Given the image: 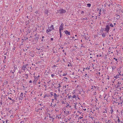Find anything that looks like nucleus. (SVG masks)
Instances as JSON below:
<instances>
[{
    "mask_svg": "<svg viewBox=\"0 0 123 123\" xmlns=\"http://www.w3.org/2000/svg\"><path fill=\"white\" fill-rule=\"evenodd\" d=\"M23 41H24V39H22L21 40V42H23Z\"/></svg>",
    "mask_w": 123,
    "mask_h": 123,
    "instance_id": "obj_40",
    "label": "nucleus"
},
{
    "mask_svg": "<svg viewBox=\"0 0 123 123\" xmlns=\"http://www.w3.org/2000/svg\"><path fill=\"white\" fill-rule=\"evenodd\" d=\"M64 78H65V79H67V78H66V77H65Z\"/></svg>",
    "mask_w": 123,
    "mask_h": 123,
    "instance_id": "obj_61",
    "label": "nucleus"
},
{
    "mask_svg": "<svg viewBox=\"0 0 123 123\" xmlns=\"http://www.w3.org/2000/svg\"><path fill=\"white\" fill-rule=\"evenodd\" d=\"M90 67H89V68H87V67L85 69H88V70H89L90 69Z\"/></svg>",
    "mask_w": 123,
    "mask_h": 123,
    "instance_id": "obj_35",
    "label": "nucleus"
},
{
    "mask_svg": "<svg viewBox=\"0 0 123 123\" xmlns=\"http://www.w3.org/2000/svg\"><path fill=\"white\" fill-rule=\"evenodd\" d=\"M3 123H5V121H3Z\"/></svg>",
    "mask_w": 123,
    "mask_h": 123,
    "instance_id": "obj_64",
    "label": "nucleus"
},
{
    "mask_svg": "<svg viewBox=\"0 0 123 123\" xmlns=\"http://www.w3.org/2000/svg\"><path fill=\"white\" fill-rule=\"evenodd\" d=\"M87 6L88 7H90L91 6V4L90 3L87 4Z\"/></svg>",
    "mask_w": 123,
    "mask_h": 123,
    "instance_id": "obj_16",
    "label": "nucleus"
},
{
    "mask_svg": "<svg viewBox=\"0 0 123 123\" xmlns=\"http://www.w3.org/2000/svg\"><path fill=\"white\" fill-rule=\"evenodd\" d=\"M58 85H59V86H58V87H60L61 86L60 85V84H59Z\"/></svg>",
    "mask_w": 123,
    "mask_h": 123,
    "instance_id": "obj_37",
    "label": "nucleus"
},
{
    "mask_svg": "<svg viewBox=\"0 0 123 123\" xmlns=\"http://www.w3.org/2000/svg\"><path fill=\"white\" fill-rule=\"evenodd\" d=\"M20 98H19L20 99L22 100L23 97V93L21 92L20 95Z\"/></svg>",
    "mask_w": 123,
    "mask_h": 123,
    "instance_id": "obj_7",
    "label": "nucleus"
},
{
    "mask_svg": "<svg viewBox=\"0 0 123 123\" xmlns=\"http://www.w3.org/2000/svg\"><path fill=\"white\" fill-rule=\"evenodd\" d=\"M92 88H91V89H92H92H93V88H92L93 86H92Z\"/></svg>",
    "mask_w": 123,
    "mask_h": 123,
    "instance_id": "obj_56",
    "label": "nucleus"
},
{
    "mask_svg": "<svg viewBox=\"0 0 123 123\" xmlns=\"http://www.w3.org/2000/svg\"><path fill=\"white\" fill-rule=\"evenodd\" d=\"M66 11L63 9H61L58 11V12L60 14H62L65 13L66 12Z\"/></svg>",
    "mask_w": 123,
    "mask_h": 123,
    "instance_id": "obj_3",
    "label": "nucleus"
},
{
    "mask_svg": "<svg viewBox=\"0 0 123 123\" xmlns=\"http://www.w3.org/2000/svg\"><path fill=\"white\" fill-rule=\"evenodd\" d=\"M110 24L109 25L111 27H114V25H113L112 23L110 24Z\"/></svg>",
    "mask_w": 123,
    "mask_h": 123,
    "instance_id": "obj_15",
    "label": "nucleus"
},
{
    "mask_svg": "<svg viewBox=\"0 0 123 123\" xmlns=\"http://www.w3.org/2000/svg\"><path fill=\"white\" fill-rule=\"evenodd\" d=\"M106 35V33H103L102 35V37H105Z\"/></svg>",
    "mask_w": 123,
    "mask_h": 123,
    "instance_id": "obj_10",
    "label": "nucleus"
},
{
    "mask_svg": "<svg viewBox=\"0 0 123 123\" xmlns=\"http://www.w3.org/2000/svg\"><path fill=\"white\" fill-rule=\"evenodd\" d=\"M54 29V28L53 26V25H52L51 27H48V28L47 29V30L46 32H47V33H48L50 31H51L52 30Z\"/></svg>",
    "mask_w": 123,
    "mask_h": 123,
    "instance_id": "obj_1",
    "label": "nucleus"
},
{
    "mask_svg": "<svg viewBox=\"0 0 123 123\" xmlns=\"http://www.w3.org/2000/svg\"><path fill=\"white\" fill-rule=\"evenodd\" d=\"M60 32V37H62V34H61V31H60V32Z\"/></svg>",
    "mask_w": 123,
    "mask_h": 123,
    "instance_id": "obj_21",
    "label": "nucleus"
},
{
    "mask_svg": "<svg viewBox=\"0 0 123 123\" xmlns=\"http://www.w3.org/2000/svg\"><path fill=\"white\" fill-rule=\"evenodd\" d=\"M111 122V121H110L109 120L107 122H106V123H110Z\"/></svg>",
    "mask_w": 123,
    "mask_h": 123,
    "instance_id": "obj_26",
    "label": "nucleus"
},
{
    "mask_svg": "<svg viewBox=\"0 0 123 123\" xmlns=\"http://www.w3.org/2000/svg\"><path fill=\"white\" fill-rule=\"evenodd\" d=\"M118 77V75H117L116 76L114 77L116 79H117L118 78H119Z\"/></svg>",
    "mask_w": 123,
    "mask_h": 123,
    "instance_id": "obj_20",
    "label": "nucleus"
},
{
    "mask_svg": "<svg viewBox=\"0 0 123 123\" xmlns=\"http://www.w3.org/2000/svg\"><path fill=\"white\" fill-rule=\"evenodd\" d=\"M25 75H26V76H27V77H28V75L27 74H26Z\"/></svg>",
    "mask_w": 123,
    "mask_h": 123,
    "instance_id": "obj_39",
    "label": "nucleus"
},
{
    "mask_svg": "<svg viewBox=\"0 0 123 123\" xmlns=\"http://www.w3.org/2000/svg\"><path fill=\"white\" fill-rule=\"evenodd\" d=\"M28 65H26L25 66V68H26V69H27V67H28V68H29V67H27V66Z\"/></svg>",
    "mask_w": 123,
    "mask_h": 123,
    "instance_id": "obj_24",
    "label": "nucleus"
},
{
    "mask_svg": "<svg viewBox=\"0 0 123 123\" xmlns=\"http://www.w3.org/2000/svg\"><path fill=\"white\" fill-rule=\"evenodd\" d=\"M84 13V12L83 11H82L80 13L81 14H82V13Z\"/></svg>",
    "mask_w": 123,
    "mask_h": 123,
    "instance_id": "obj_31",
    "label": "nucleus"
},
{
    "mask_svg": "<svg viewBox=\"0 0 123 123\" xmlns=\"http://www.w3.org/2000/svg\"><path fill=\"white\" fill-rule=\"evenodd\" d=\"M119 99H120V102H123V99L121 98V97H120V98H119Z\"/></svg>",
    "mask_w": 123,
    "mask_h": 123,
    "instance_id": "obj_17",
    "label": "nucleus"
},
{
    "mask_svg": "<svg viewBox=\"0 0 123 123\" xmlns=\"http://www.w3.org/2000/svg\"><path fill=\"white\" fill-rule=\"evenodd\" d=\"M113 31H115V29H114L113 30Z\"/></svg>",
    "mask_w": 123,
    "mask_h": 123,
    "instance_id": "obj_57",
    "label": "nucleus"
},
{
    "mask_svg": "<svg viewBox=\"0 0 123 123\" xmlns=\"http://www.w3.org/2000/svg\"><path fill=\"white\" fill-rule=\"evenodd\" d=\"M110 29V27L109 25H107L105 28V31L108 33Z\"/></svg>",
    "mask_w": 123,
    "mask_h": 123,
    "instance_id": "obj_2",
    "label": "nucleus"
},
{
    "mask_svg": "<svg viewBox=\"0 0 123 123\" xmlns=\"http://www.w3.org/2000/svg\"><path fill=\"white\" fill-rule=\"evenodd\" d=\"M49 12L47 10H45L44 13L45 14H48V13Z\"/></svg>",
    "mask_w": 123,
    "mask_h": 123,
    "instance_id": "obj_13",
    "label": "nucleus"
},
{
    "mask_svg": "<svg viewBox=\"0 0 123 123\" xmlns=\"http://www.w3.org/2000/svg\"><path fill=\"white\" fill-rule=\"evenodd\" d=\"M116 23H114L113 24V25H114V27L115 26V25H116Z\"/></svg>",
    "mask_w": 123,
    "mask_h": 123,
    "instance_id": "obj_44",
    "label": "nucleus"
},
{
    "mask_svg": "<svg viewBox=\"0 0 123 123\" xmlns=\"http://www.w3.org/2000/svg\"><path fill=\"white\" fill-rule=\"evenodd\" d=\"M68 106H69V107L70 108L71 107V106H69V104H68L66 106V107H67Z\"/></svg>",
    "mask_w": 123,
    "mask_h": 123,
    "instance_id": "obj_33",
    "label": "nucleus"
},
{
    "mask_svg": "<svg viewBox=\"0 0 123 123\" xmlns=\"http://www.w3.org/2000/svg\"><path fill=\"white\" fill-rule=\"evenodd\" d=\"M44 38V36H43L42 37V38Z\"/></svg>",
    "mask_w": 123,
    "mask_h": 123,
    "instance_id": "obj_52",
    "label": "nucleus"
},
{
    "mask_svg": "<svg viewBox=\"0 0 123 123\" xmlns=\"http://www.w3.org/2000/svg\"><path fill=\"white\" fill-rule=\"evenodd\" d=\"M83 47V45L82 44H81V47Z\"/></svg>",
    "mask_w": 123,
    "mask_h": 123,
    "instance_id": "obj_45",
    "label": "nucleus"
},
{
    "mask_svg": "<svg viewBox=\"0 0 123 123\" xmlns=\"http://www.w3.org/2000/svg\"><path fill=\"white\" fill-rule=\"evenodd\" d=\"M65 33L67 35H70V32L68 31H65Z\"/></svg>",
    "mask_w": 123,
    "mask_h": 123,
    "instance_id": "obj_14",
    "label": "nucleus"
},
{
    "mask_svg": "<svg viewBox=\"0 0 123 123\" xmlns=\"http://www.w3.org/2000/svg\"><path fill=\"white\" fill-rule=\"evenodd\" d=\"M49 117L50 118H52V120H53L54 119V118L52 117H51L50 116H49Z\"/></svg>",
    "mask_w": 123,
    "mask_h": 123,
    "instance_id": "obj_27",
    "label": "nucleus"
},
{
    "mask_svg": "<svg viewBox=\"0 0 123 123\" xmlns=\"http://www.w3.org/2000/svg\"><path fill=\"white\" fill-rule=\"evenodd\" d=\"M115 68L116 67L114 66H113L112 67L113 70V69H115Z\"/></svg>",
    "mask_w": 123,
    "mask_h": 123,
    "instance_id": "obj_30",
    "label": "nucleus"
},
{
    "mask_svg": "<svg viewBox=\"0 0 123 123\" xmlns=\"http://www.w3.org/2000/svg\"><path fill=\"white\" fill-rule=\"evenodd\" d=\"M87 75V74H85V75H86H86Z\"/></svg>",
    "mask_w": 123,
    "mask_h": 123,
    "instance_id": "obj_63",
    "label": "nucleus"
},
{
    "mask_svg": "<svg viewBox=\"0 0 123 123\" xmlns=\"http://www.w3.org/2000/svg\"><path fill=\"white\" fill-rule=\"evenodd\" d=\"M55 74H51V76L52 77H53L54 76H55Z\"/></svg>",
    "mask_w": 123,
    "mask_h": 123,
    "instance_id": "obj_28",
    "label": "nucleus"
},
{
    "mask_svg": "<svg viewBox=\"0 0 123 123\" xmlns=\"http://www.w3.org/2000/svg\"><path fill=\"white\" fill-rule=\"evenodd\" d=\"M53 38H51V40L52 41L53 40Z\"/></svg>",
    "mask_w": 123,
    "mask_h": 123,
    "instance_id": "obj_38",
    "label": "nucleus"
},
{
    "mask_svg": "<svg viewBox=\"0 0 123 123\" xmlns=\"http://www.w3.org/2000/svg\"><path fill=\"white\" fill-rule=\"evenodd\" d=\"M116 17H117V19H119L120 18V15H119L117 14H116Z\"/></svg>",
    "mask_w": 123,
    "mask_h": 123,
    "instance_id": "obj_11",
    "label": "nucleus"
},
{
    "mask_svg": "<svg viewBox=\"0 0 123 123\" xmlns=\"http://www.w3.org/2000/svg\"><path fill=\"white\" fill-rule=\"evenodd\" d=\"M120 102V104H122L123 102Z\"/></svg>",
    "mask_w": 123,
    "mask_h": 123,
    "instance_id": "obj_46",
    "label": "nucleus"
},
{
    "mask_svg": "<svg viewBox=\"0 0 123 123\" xmlns=\"http://www.w3.org/2000/svg\"><path fill=\"white\" fill-rule=\"evenodd\" d=\"M59 95H57L55 93H54V97L55 99L56 100L57 99V98L58 97Z\"/></svg>",
    "mask_w": 123,
    "mask_h": 123,
    "instance_id": "obj_6",
    "label": "nucleus"
},
{
    "mask_svg": "<svg viewBox=\"0 0 123 123\" xmlns=\"http://www.w3.org/2000/svg\"><path fill=\"white\" fill-rule=\"evenodd\" d=\"M83 19H86V20L87 19L86 17H85L83 18Z\"/></svg>",
    "mask_w": 123,
    "mask_h": 123,
    "instance_id": "obj_32",
    "label": "nucleus"
},
{
    "mask_svg": "<svg viewBox=\"0 0 123 123\" xmlns=\"http://www.w3.org/2000/svg\"><path fill=\"white\" fill-rule=\"evenodd\" d=\"M110 111L111 112V113L112 114L113 112V109L111 107V110H110Z\"/></svg>",
    "mask_w": 123,
    "mask_h": 123,
    "instance_id": "obj_9",
    "label": "nucleus"
},
{
    "mask_svg": "<svg viewBox=\"0 0 123 123\" xmlns=\"http://www.w3.org/2000/svg\"><path fill=\"white\" fill-rule=\"evenodd\" d=\"M29 82H30V83H31V82H32V81H31V80H30L29 81Z\"/></svg>",
    "mask_w": 123,
    "mask_h": 123,
    "instance_id": "obj_47",
    "label": "nucleus"
},
{
    "mask_svg": "<svg viewBox=\"0 0 123 123\" xmlns=\"http://www.w3.org/2000/svg\"><path fill=\"white\" fill-rule=\"evenodd\" d=\"M118 84H119V82H118Z\"/></svg>",
    "mask_w": 123,
    "mask_h": 123,
    "instance_id": "obj_59",
    "label": "nucleus"
},
{
    "mask_svg": "<svg viewBox=\"0 0 123 123\" xmlns=\"http://www.w3.org/2000/svg\"><path fill=\"white\" fill-rule=\"evenodd\" d=\"M78 90L80 92H81L83 90V89H82L81 88L80 89H79V90Z\"/></svg>",
    "mask_w": 123,
    "mask_h": 123,
    "instance_id": "obj_23",
    "label": "nucleus"
},
{
    "mask_svg": "<svg viewBox=\"0 0 123 123\" xmlns=\"http://www.w3.org/2000/svg\"><path fill=\"white\" fill-rule=\"evenodd\" d=\"M8 98L10 100H12V101H13L14 100H12V99L11 98H10L9 97H8Z\"/></svg>",
    "mask_w": 123,
    "mask_h": 123,
    "instance_id": "obj_29",
    "label": "nucleus"
},
{
    "mask_svg": "<svg viewBox=\"0 0 123 123\" xmlns=\"http://www.w3.org/2000/svg\"><path fill=\"white\" fill-rule=\"evenodd\" d=\"M119 117L118 116H117V118H118V119H117V121L118 123H119L120 122V120L119 119Z\"/></svg>",
    "mask_w": 123,
    "mask_h": 123,
    "instance_id": "obj_18",
    "label": "nucleus"
},
{
    "mask_svg": "<svg viewBox=\"0 0 123 123\" xmlns=\"http://www.w3.org/2000/svg\"><path fill=\"white\" fill-rule=\"evenodd\" d=\"M98 74H99V75H100V73L99 72V73H98Z\"/></svg>",
    "mask_w": 123,
    "mask_h": 123,
    "instance_id": "obj_53",
    "label": "nucleus"
},
{
    "mask_svg": "<svg viewBox=\"0 0 123 123\" xmlns=\"http://www.w3.org/2000/svg\"><path fill=\"white\" fill-rule=\"evenodd\" d=\"M82 117H81V116H80L78 118V120L81 119V118H82Z\"/></svg>",
    "mask_w": 123,
    "mask_h": 123,
    "instance_id": "obj_22",
    "label": "nucleus"
},
{
    "mask_svg": "<svg viewBox=\"0 0 123 123\" xmlns=\"http://www.w3.org/2000/svg\"><path fill=\"white\" fill-rule=\"evenodd\" d=\"M53 93L52 92H51L50 93V94H51V95L52 96H53V95L52 94V93Z\"/></svg>",
    "mask_w": 123,
    "mask_h": 123,
    "instance_id": "obj_41",
    "label": "nucleus"
},
{
    "mask_svg": "<svg viewBox=\"0 0 123 123\" xmlns=\"http://www.w3.org/2000/svg\"><path fill=\"white\" fill-rule=\"evenodd\" d=\"M56 105H54V106L55 107V106H56Z\"/></svg>",
    "mask_w": 123,
    "mask_h": 123,
    "instance_id": "obj_58",
    "label": "nucleus"
},
{
    "mask_svg": "<svg viewBox=\"0 0 123 123\" xmlns=\"http://www.w3.org/2000/svg\"><path fill=\"white\" fill-rule=\"evenodd\" d=\"M35 13H38L37 11H36V12H35Z\"/></svg>",
    "mask_w": 123,
    "mask_h": 123,
    "instance_id": "obj_54",
    "label": "nucleus"
},
{
    "mask_svg": "<svg viewBox=\"0 0 123 123\" xmlns=\"http://www.w3.org/2000/svg\"><path fill=\"white\" fill-rule=\"evenodd\" d=\"M96 109L97 110H98V109H99V108H98L96 107Z\"/></svg>",
    "mask_w": 123,
    "mask_h": 123,
    "instance_id": "obj_42",
    "label": "nucleus"
},
{
    "mask_svg": "<svg viewBox=\"0 0 123 123\" xmlns=\"http://www.w3.org/2000/svg\"><path fill=\"white\" fill-rule=\"evenodd\" d=\"M66 75V74H64L63 75V76H65Z\"/></svg>",
    "mask_w": 123,
    "mask_h": 123,
    "instance_id": "obj_49",
    "label": "nucleus"
},
{
    "mask_svg": "<svg viewBox=\"0 0 123 123\" xmlns=\"http://www.w3.org/2000/svg\"><path fill=\"white\" fill-rule=\"evenodd\" d=\"M9 121L8 120H7L6 121V123H7V121Z\"/></svg>",
    "mask_w": 123,
    "mask_h": 123,
    "instance_id": "obj_43",
    "label": "nucleus"
},
{
    "mask_svg": "<svg viewBox=\"0 0 123 123\" xmlns=\"http://www.w3.org/2000/svg\"><path fill=\"white\" fill-rule=\"evenodd\" d=\"M107 108H105L104 109V111H103V113H107Z\"/></svg>",
    "mask_w": 123,
    "mask_h": 123,
    "instance_id": "obj_8",
    "label": "nucleus"
},
{
    "mask_svg": "<svg viewBox=\"0 0 123 123\" xmlns=\"http://www.w3.org/2000/svg\"><path fill=\"white\" fill-rule=\"evenodd\" d=\"M70 66V65H69V64H68V67L69 66Z\"/></svg>",
    "mask_w": 123,
    "mask_h": 123,
    "instance_id": "obj_51",
    "label": "nucleus"
},
{
    "mask_svg": "<svg viewBox=\"0 0 123 123\" xmlns=\"http://www.w3.org/2000/svg\"><path fill=\"white\" fill-rule=\"evenodd\" d=\"M113 59L114 60H115L116 61H117V62H118V61H117V59H116V58H113Z\"/></svg>",
    "mask_w": 123,
    "mask_h": 123,
    "instance_id": "obj_25",
    "label": "nucleus"
},
{
    "mask_svg": "<svg viewBox=\"0 0 123 123\" xmlns=\"http://www.w3.org/2000/svg\"><path fill=\"white\" fill-rule=\"evenodd\" d=\"M63 24L62 23L59 27V32L63 30Z\"/></svg>",
    "mask_w": 123,
    "mask_h": 123,
    "instance_id": "obj_4",
    "label": "nucleus"
},
{
    "mask_svg": "<svg viewBox=\"0 0 123 123\" xmlns=\"http://www.w3.org/2000/svg\"><path fill=\"white\" fill-rule=\"evenodd\" d=\"M6 66L5 65H4V68H5V67H6Z\"/></svg>",
    "mask_w": 123,
    "mask_h": 123,
    "instance_id": "obj_48",
    "label": "nucleus"
},
{
    "mask_svg": "<svg viewBox=\"0 0 123 123\" xmlns=\"http://www.w3.org/2000/svg\"><path fill=\"white\" fill-rule=\"evenodd\" d=\"M25 65L23 66L22 67V70H24V71H25Z\"/></svg>",
    "mask_w": 123,
    "mask_h": 123,
    "instance_id": "obj_12",
    "label": "nucleus"
},
{
    "mask_svg": "<svg viewBox=\"0 0 123 123\" xmlns=\"http://www.w3.org/2000/svg\"><path fill=\"white\" fill-rule=\"evenodd\" d=\"M84 110L85 111H86V109H84Z\"/></svg>",
    "mask_w": 123,
    "mask_h": 123,
    "instance_id": "obj_55",
    "label": "nucleus"
},
{
    "mask_svg": "<svg viewBox=\"0 0 123 123\" xmlns=\"http://www.w3.org/2000/svg\"><path fill=\"white\" fill-rule=\"evenodd\" d=\"M108 3H106V5L108 6H110V4H107Z\"/></svg>",
    "mask_w": 123,
    "mask_h": 123,
    "instance_id": "obj_34",
    "label": "nucleus"
},
{
    "mask_svg": "<svg viewBox=\"0 0 123 123\" xmlns=\"http://www.w3.org/2000/svg\"><path fill=\"white\" fill-rule=\"evenodd\" d=\"M76 96L74 95L72 96V97L73 98H75V99H76Z\"/></svg>",
    "mask_w": 123,
    "mask_h": 123,
    "instance_id": "obj_19",
    "label": "nucleus"
},
{
    "mask_svg": "<svg viewBox=\"0 0 123 123\" xmlns=\"http://www.w3.org/2000/svg\"><path fill=\"white\" fill-rule=\"evenodd\" d=\"M108 78H107V79H108V80H109V77L108 76Z\"/></svg>",
    "mask_w": 123,
    "mask_h": 123,
    "instance_id": "obj_36",
    "label": "nucleus"
},
{
    "mask_svg": "<svg viewBox=\"0 0 123 123\" xmlns=\"http://www.w3.org/2000/svg\"><path fill=\"white\" fill-rule=\"evenodd\" d=\"M52 101H54V99H52Z\"/></svg>",
    "mask_w": 123,
    "mask_h": 123,
    "instance_id": "obj_50",
    "label": "nucleus"
},
{
    "mask_svg": "<svg viewBox=\"0 0 123 123\" xmlns=\"http://www.w3.org/2000/svg\"><path fill=\"white\" fill-rule=\"evenodd\" d=\"M73 105V106H74V107L76 109V105L77 104V103L76 102H75L74 101L73 102V103H72Z\"/></svg>",
    "mask_w": 123,
    "mask_h": 123,
    "instance_id": "obj_5",
    "label": "nucleus"
},
{
    "mask_svg": "<svg viewBox=\"0 0 123 123\" xmlns=\"http://www.w3.org/2000/svg\"><path fill=\"white\" fill-rule=\"evenodd\" d=\"M79 104L81 106V104H80V103H79Z\"/></svg>",
    "mask_w": 123,
    "mask_h": 123,
    "instance_id": "obj_60",
    "label": "nucleus"
},
{
    "mask_svg": "<svg viewBox=\"0 0 123 123\" xmlns=\"http://www.w3.org/2000/svg\"><path fill=\"white\" fill-rule=\"evenodd\" d=\"M27 18H28V16H27Z\"/></svg>",
    "mask_w": 123,
    "mask_h": 123,
    "instance_id": "obj_62",
    "label": "nucleus"
}]
</instances>
